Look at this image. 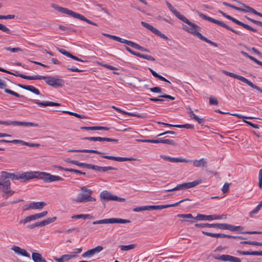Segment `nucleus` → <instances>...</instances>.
<instances>
[{"label":"nucleus","mask_w":262,"mask_h":262,"mask_svg":"<svg viewBox=\"0 0 262 262\" xmlns=\"http://www.w3.org/2000/svg\"><path fill=\"white\" fill-rule=\"evenodd\" d=\"M174 15L179 19L183 21L185 23L188 25L190 28H189L187 26L183 25L182 28L185 31L197 36L200 39L209 43L210 45L217 47V44L215 42H213L211 40H209L206 37L202 35L201 33H200L199 31H201V28L189 21L186 17H185L184 15H182L179 12L177 11Z\"/></svg>","instance_id":"nucleus-1"},{"label":"nucleus","mask_w":262,"mask_h":262,"mask_svg":"<svg viewBox=\"0 0 262 262\" xmlns=\"http://www.w3.org/2000/svg\"><path fill=\"white\" fill-rule=\"evenodd\" d=\"M19 178L21 182H25L35 178L41 179L46 183L63 180V179L59 176L52 175L46 172L32 171L21 173L19 175Z\"/></svg>","instance_id":"nucleus-2"},{"label":"nucleus","mask_w":262,"mask_h":262,"mask_svg":"<svg viewBox=\"0 0 262 262\" xmlns=\"http://www.w3.org/2000/svg\"><path fill=\"white\" fill-rule=\"evenodd\" d=\"M51 7H52V8H54V9H55L56 10L58 11L59 12L68 14L74 18H77L80 20L85 21L86 23H87L89 24L93 25H94L96 26H98V25L96 23L87 19L84 16H83L81 14H80L78 13L75 12H74L71 10H69L67 8L60 7L58 5H57L56 4H52Z\"/></svg>","instance_id":"nucleus-3"},{"label":"nucleus","mask_w":262,"mask_h":262,"mask_svg":"<svg viewBox=\"0 0 262 262\" xmlns=\"http://www.w3.org/2000/svg\"><path fill=\"white\" fill-rule=\"evenodd\" d=\"M45 80L46 83L54 88H62L64 85V80L59 78L58 77L45 76L39 75H36L35 80Z\"/></svg>","instance_id":"nucleus-4"},{"label":"nucleus","mask_w":262,"mask_h":262,"mask_svg":"<svg viewBox=\"0 0 262 262\" xmlns=\"http://www.w3.org/2000/svg\"><path fill=\"white\" fill-rule=\"evenodd\" d=\"M81 190L86 192L85 193H79L75 201L79 203H84L87 202H94L96 199L91 196L93 191L87 188L85 186L81 187Z\"/></svg>","instance_id":"nucleus-5"},{"label":"nucleus","mask_w":262,"mask_h":262,"mask_svg":"<svg viewBox=\"0 0 262 262\" xmlns=\"http://www.w3.org/2000/svg\"><path fill=\"white\" fill-rule=\"evenodd\" d=\"M222 72H223V73H224L225 75H226L227 76H229L231 77L236 78L238 80L242 81V82H243L244 83H246V84H247L248 85H249L252 88L255 89L259 92L262 93V89H260L258 86H257L256 84L253 83L251 81L249 80L248 79H247L242 76L236 75L234 73L229 72L227 71L223 70Z\"/></svg>","instance_id":"nucleus-6"},{"label":"nucleus","mask_w":262,"mask_h":262,"mask_svg":"<svg viewBox=\"0 0 262 262\" xmlns=\"http://www.w3.org/2000/svg\"><path fill=\"white\" fill-rule=\"evenodd\" d=\"M196 13H197L198 15L200 17H201L202 19L207 20L210 22L217 24L224 28L227 29V30H229L232 31V32H234V33H235L236 34L240 35V33L239 32L236 31L235 30H234L233 29L231 28L229 26L225 24L223 21H222L219 20H217V19H214L212 17H209L199 11H196Z\"/></svg>","instance_id":"nucleus-7"},{"label":"nucleus","mask_w":262,"mask_h":262,"mask_svg":"<svg viewBox=\"0 0 262 262\" xmlns=\"http://www.w3.org/2000/svg\"><path fill=\"white\" fill-rule=\"evenodd\" d=\"M202 183L201 180H196L193 182L184 183L177 185L175 187L171 189H166L164 190L165 192H171L173 191L180 190H186L189 188H193L196 186L199 185Z\"/></svg>","instance_id":"nucleus-8"},{"label":"nucleus","mask_w":262,"mask_h":262,"mask_svg":"<svg viewBox=\"0 0 262 262\" xmlns=\"http://www.w3.org/2000/svg\"><path fill=\"white\" fill-rule=\"evenodd\" d=\"M130 222V221L128 220H125L122 219H118V218H111V219H106L103 220H100L96 221L93 222V225L97 224H126Z\"/></svg>","instance_id":"nucleus-9"},{"label":"nucleus","mask_w":262,"mask_h":262,"mask_svg":"<svg viewBox=\"0 0 262 262\" xmlns=\"http://www.w3.org/2000/svg\"><path fill=\"white\" fill-rule=\"evenodd\" d=\"M218 12L219 13L221 14L223 16H224L226 18L231 20L232 21H233V23H235L236 24H237V25H238L239 26H242L244 28H245V29H246L247 30H250V31H251L252 32H257L256 29L251 27V26H250L249 25H248L247 24L243 23V22H242V21H241L235 19V18L231 16H230L229 15H227V14H226L225 13H224L222 11L219 10Z\"/></svg>","instance_id":"nucleus-10"},{"label":"nucleus","mask_w":262,"mask_h":262,"mask_svg":"<svg viewBox=\"0 0 262 262\" xmlns=\"http://www.w3.org/2000/svg\"><path fill=\"white\" fill-rule=\"evenodd\" d=\"M100 197L101 199L107 201H115L120 202H124L125 199L122 198H119L116 195H112V193L106 190L102 191L100 193Z\"/></svg>","instance_id":"nucleus-11"},{"label":"nucleus","mask_w":262,"mask_h":262,"mask_svg":"<svg viewBox=\"0 0 262 262\" xmlns=\"http://www.w3.org/2000/svg\"><path fill=\"white\" fill-rule=\"evenodd\" d=\"M47 214L48 211H45L40 213L32 214L26 217L23 220H20L19 223L20 224H26L35 220L43 217L46 216Z\"/></svg>","instance_id":"nucleus-12"},{"label":"nucleus","mask_w":262,"mask_h":262,"mask_svg":"<svg viewBox=\"0 0 262 262\" xmlns=\"http://www.w3.org/2000/svg\"><path fill=\"white\" fill-rule=\"evenodd\" d=\"M190 201L189 199H185L180 201L179 202L172 204L163 205H151L146 206V210H160L167 208L171 207L177 206L179 204L184 201Z\"/></svg>","instance_id":"nucleus-13"},{"label":"nucleus","mask_w":262,"mask_h":262,"mask_svg":"<svg viewBox=\"0 0 262 262\" xmlns=\"http://www.w3.org/2000/svg\"><path fill=\"white\" fill-rule=\"evenodd\" d=\"M0 143H11L13 144H20L23 145H26L30 147H39L40 144L38 143H30L27 142L26 141H24L21 140L19 139H14L13 140H7L5 139H1L0 140Z\"/></svg>","instance_id":"nucleus-14"},{"label":"nucleus","mask_w":262,"mask_h":262,"mask_svg":"<svg viewBox=\"0 0 262 262\" xmlns=\"http://www.w3.org/2000/svg\"><path fill=\"white\" fill-rule=\"evenodd\" d=\"M202 233L205 235L213 237H220V238H234V239H246V238L242 236H232L227 235L223 233H213L208 232L204 231H202Z\"/></svg>","instance_id":"nucleus-15"},{"label":"nucleus","mask_w":262,"mask_h":262,"mask_svg":"<svg viewBox=\"0 0 262 262\" xmlns=\"http://www.w3.org/2000/svg\"><path fill=\"white\" fill-rule=\"evenodd\" d=\"M243 7L245 8V9L241 8L239 7H237L235 6L232 5L229 3H228L227 2H223V5L227 6L230 8H232L236 10L242 11L244 12H250V13H253L254 11H255V9H253L252 7H250L248 6H247L246 5L243 4V3H240Z\"/></svg>","instance_id":"nucleus-16"},{"label":"nucleus","mask_w":262,"mask_h":262,"mask_svg":"<svg viewBox=\"0 0 262 262\" xmlns=\"http://www.w3.org/2000/svg\"><path fill=\"white\" fill-rule=\"evenodd\" d=\"M5 183L4 186L0 187V191L3 192L2 197L7 199L14 194V191L10 189L11 183Z\"/></svg>","instance_id":"nucleus-17"},{"label":"nucleus","mask_w":262,"mask_h":262,"mask_svg":"<svg viewBox=\"0 0 262 262\" xmlns=\"http://www.w3.org/2000/svg\"><path fill=\"white\" fill-rule=\"evenodd\" d=\"M82 140H87L91 141H107V142H113L115 143H117L118 142V139H112L110 138L106 137H84L82 138Z\"/></svg>","instance_id":"nucleus-18"},{"label":"nucleus","mask_w":262,"mask_h":262,"mask_svg":"<svg viewBox=\"0 0 262 262\" xmlns=\"http://www.w3.org/2000/svg\"><path fill=\"white\" fill-rule=\"evenodd\" d=\"M102 158L108 160H114L118 162H124V161H137V159L133 157H115L112 156H103Z\"/></svg>","instance_id":"nucleus-19"},{"label":"nucleus","mask_w":262,"mask_h":262,"mask_svg":"<svg viewBox=\"0 0 262 262\" xmlns=\"http://www.w3.org/2000/svg\"><path fill=\"white\" fill-rule=\"evenodd\" d=\"M125 49L129 52L130 54L134 55L137 57L147 59L149 61H155V59L151 56L148 55H145V54H142L138 52H136L132 50L130 48L125 46Z\"/></svg>","instance_id":"nucleus-20"},{"label":"nucleus","mask_w":262,"mask_h":262,"mask_svg":"<svg viewBox=\"0 0 262 262\" xmlns=\"http://www.w3.org/2000/svg\"><path fill=\"white\" fill-rule=\"evenodd\" d=\"M10 125L14 126H24L31 127H39V125L37 123L33 122H22L17 121H10Z\"/></svg>","instance_id":"nucleus-21"},{"label":"nucleus","mask_w":262,"mask_h":262,"mask_svg":"<svg viewBox=\"0 0 262 262\" xmlns=\"http://www.w3.org/2000/svg\"><path fill=\"white\" fill-rule=\"evenodd\" d=\"M222 223H197L195 224V227L200 228H214L222 229Z\"/></svg>","instance_id":"nucleus-22"},{"label":"nucleus","mask_w":262,"mask_h":262,"mask_svg":"<svg viewBox=\"0 0 262 262\" xmlns=\"http://www.w3.org/2000/svg\"><path fill=\"white\" fill-rule=\"evenodd\" d=\"M222 229L228 230L231 231H242L244 229V227L241 226H235L228 224L222 223Z\"/></svg>","instance_id":"nucleus-23"},{"label":"nucleus","mask_w":262,"mask_h":262,"mask_svg":"<svg viewBox=\"0 0 262 262\" xmlns=\"http://www.w3.org/2000/svg\"><path fill=\"white\" fill-rule=\"evenodd\" d=\"M103 247L100 246H98L95 248L90 249L89 250H88L85 252H84L83 254H82V256L83 257H90L94 254L99 253L103 250Z\"/></svg>","instance_id":"nucleus-24"},{"label":"nucleus","mask_w":262,"mask_h":262,"mask_svg":"<svg viewBox=\"0 0 262 262\" xmlns=\"http://www.w3.org/2000/svg\"><path fill=\"white\" fill-rule=\"evenodd\" d=\"M32 101L36 104L42 106H60L61 105V104L57 102H54L52 101H43L40 102L37 100H32Z\"/></svg>","instance_id":"nucleus-25"},{"label":"nucleus","mask_w":262,"mask_h":262,"mask_svg":"<svg viewBox=\"0 0 262 262\" xmlns=\"http://www.w3.org/2000/svg\"><path fill=\"white\" fill-rule=\"evenodd\" d=\"M11 249L15 252V253H17V254L27 257L30 258V256L29 253H28L25 249H21L20 247L16 246H13Z\"/></svg>","instance_id":"nucleus-26"},{"label":"nucleus","mask_w":262,"mask_h":262,"mask_svg":"<svg viewBox=\"0 0 262 262\" xmlns=\"http://www.w3.org/2000/svg\"><path fill=\"white\" fill-rule=\"evenodd\" d=\"M75 257L76 254H64L61 255L59 258L55 257L54 259L57 262H64Z\"/></svg>","instance_id":"nucleus-27"},{"label":"nucleus","mask_w":262,"mask_h":262,"mask_svg":"<svg viewBox=\"0 0 262 262\" xmlns=\"http://www.w3.org/2000/svg\"><path fill=\"white\" fill-rule=\"evenodd\" d=\"M68 152H85V153H94L98 155L103 154V152H100L94 149H70L68 150Z\"/></svg>","instance_id":"nucleus-28"},{"label":"nucleus","mask_w":262,"mask_h":262,"mask_svg":"<svg viewBox=\"0 0 262 262\" xmlns=\"http://www.w3.org/2000/svg\"><path fill=\"white\" fill-rule=\"evenodd\" d=\"M32 258L34 262H47V260L42 256L41 254L37 252L32 253Z\"/></svg>","instance_id":"nucleus-29"},{"label":"nucleus","mask_w":262,"mask_h":262,"mask_svg":"<svg viewBox=\"0 0 262 262\" xmlns=\"http://www.w3.org/2000/svg\"><path fill=\"white\" fill-rule=\"evenodd\" d=\"M193 165L195 167H206L207 166V160L204 158H202L200 160H195L193 162Z\"/></svg>","instance_id":"nucleus-30"},{"label":"nucleus","mask_w":262,"mask_h":262,"mask_svg":"<svg viewBox=\"0 0 262 262\" xmlns=\"http://www.w3.org/2000/svg\"><path fill=\"white\" fill-rule=\"evenodd\" d=\"M9 74L14 75L15 76L19 77L25 79L29 80H35V78H36V75L27 76V75H24L17 71H16L15 72V73H13L11 72V73H9Z\"/></svg>","instance_id":"nucleus-31"},{"label":"nucleus","mask_w":262,"mask_h":262,"mask_svg":"<svg viewBox=\"0 0 262 262\" xmlns=\"http://www.w3.org/2000/svg\"><path fill=\"white\" fill-rule=\"evenodd\" d=\"M189 116L190 117L196 121L199 124H200L201 125H203L204 123V120L202 118H199L198 116H197L195 114H194L193 111L190 108V111L189 112Z\"/></svg>","instance_id":"nucleus-32"},{"label":"nucleus","mask_w":262,"mask_h":262,"mask_svg":"<svg viewBox=\"0 0 262 262\" xmlns=\"http://www.w3.org/2000/svg\"><path fill=\"white\" fill-rule=\"evenodd\" d=\"M211 216L210 215L198 214L196 216L194 217V220L196 221H212Z\"/></svg>","instance_id":"nucleus-33"},{"label":"nucleus","mask_w":262,"mask_h":262,"mask_svg":"<svg viewBox=\"0 0 262 262\" xmlns=\"http://www.w3.org/2000/svg\"><path fill=\"white\" fill-rule=\"evenodd\" d=\"M3 174H4V177L6 178H8V180H9V179H11L12 180H20V179L19 178V176H17L15 173H10V172L3 171Z\"/></svg>","instance_id":"nucleus-34"},{"label":"nucleus","mask_w":262,"mask_h":262,"mask_svg":"<svg viewBox=\"0 0 262 262\" xmlns=\"http://www.w3.org/2000/svg\"><path fill=\"white\" fill-rule=\"evenodd\" d=\"M31 203L32 209H41L46 205V203L43 202H32Z\"/></svg>","instance_id":"nucleus-35"},{"label":"nucleus","mask_w":262,"mask_h":262,"mask_svg":"<svg viewBox=\"0 0 262 262\" xmlns=\"http://www.w3.org/2000/svg\"><path fill=\"white\" fill-rule=\"evenodd\" d=\"M57 220V217L56 216H54L52 217H49L46 220H45L41 222H40V224L41 225V227H43L45 226H46L47 225H49L52 223L54 222Z\"/></svg>","instance_id":"nucleus-36"},{"label":"nucleus","mask_w":262,"mask_h":262,"mask_svg":"<svg viewBox=\"0 0 262 262\" xmlns=\"http://www.w3.org/2000/svg\"><path fill=\"white\" fill-rule=\"evenodd\" d=\"M72 218L75 219H86L93 218V216H92L91 215L88 214H81L73 215L72 216Z\"/></svg>","instance_id":"nucleus-37"},{"label":"nucleus","mask_w":262,"mask_h":262,"mask_svg":"<svg viewBox=\"0 0 262 262\" xmlns=\"http://www.w3.org/2000/svg\"><path fill=\"white\" fill-rule=\"evenodd\" d=\"M231 255H222L220 256H214L213 257L215 259L220 260L224 261H230Z\"/></svg>","instance_id":"nucleus-38"},{"label":"nucleus","mask_w":262,"mask_h":262,"mask_svg":"<svg viewBox=\"0 0 262 262\" xmlns=\"http://www.w3.org/2000/svg\"><path fill=\"white\" fill-rule=\"evenodd\" d=\"M189 161V160H187L185 159H183L182 158H173V157L170 158V162H172V163H178V162L187 163Z\"/></svg>","instance_id":"nucleus-39"},{"label":"nucleus","mask_w":262,"mask_h":262,"mask_svg":"<svg viewBox=\"0 0 262 262\" xmlns=\"http://www.w3.org/2000/svg\"><path fill=\"white\" fill-rule=\"evenodd\" d=\"M4 89L6 93L11 94L12 95H13L16 97H18V98H19V97L24 98L25 97L23 95H20L19 94H18L17 93L14 92L10 89H7L6 88H5V89Z\"/></svg>","instance_id":"nucleus-40"},{"label":"nucleus","mask_w":262,"mask_h":262,"mask_svg":"<svg viewBox=\"0 0 262 262\" xmlns=\"http://www.w3.org/2000/svg\"><path fill=\"white\" fill-rule=\"evenodd\" d=\"M244 255H259L262 256V251H244Z\"/></svg>","instance_id":"nucleus-41"},{"label":"nucleus","mask_w":262,"mask_h":262,"mask_svg":"<svg viewBox=\"0 0 262 262\" xmlns=\"http://www.w3.org/2000/svg\"><path fill=\"white\" fill-rule=\"evenodd\" d=\"M11 183L9 180L8 178H6L4 174H3V171L1 172V175L0 176V183H1V187L4 186L5 183Z\"/></svg>","instance_id":"nucleus-42"},{"label":"nucleus","mask_w":262,"mask_h":262,"mask_svg":"<svg viewBox=\"0 0 262 262\" xmlns=\"http://www.w3.org/2000/svg\"><path fill=\"white\" fill-rule=\"evenodd\" d=\"M135 247L136 245L131 244L128 245H122L120 247L121 250L122 251H127L135 248Z\"/></svg>","instance_id":"nucleus-43"},{"label":"nucleus","mask_w":262,"mask_h":262,"mask_svg":"<svg viewBox=\"0 0 262 262\" xmlns=\"http://www.w3.org/2000/svg\"><path fill=\"white\" fill-rule=\"evenodd\" d=\"M117 169L114 167L111 166H105V167H102V166H99L98 170V171H102V172H105L110 170H117Z\"/></svg>","instance_id":"nucleus-44"},{"label":"nucleus","mask_w":262,"mask_h":262,"mask_svg":"<svg viewBox=\"0 0 262 262\" xmlns=\"http://www.w3.org/2000/svg\"><path fill=\"white\" fill-rule=\"evenodd\" d=\"M62 112L63 113H66V114H68L70 115H72V116H74L76 117L79 118L83 119V118H85V117L84 116H82V115L77 114L76 113H74V112H70V111H62Z\"/></svg>","instance_id":"nucleus-45"},{"label":"nucleus","mask_w":262,"mask_h":262,"mask_svg":"<svg viewBox=\"0 0 262 262\" xmlns=\"http://www.w3.org/2000/svg\"><path fill=\"white\" fill-rule=\"evenodd\" d=\"M4 49L7 51H11V52L16 53L19 51H23V49L20 48H11V47H4Z\"/></svg>","instance_id":"nucleus-46"},{"label":"nucleus","mask_w":262,"mask_h":262,"mask_svg":"<svg viewBox=\"0 0 262 262\" xmlns=\"http://www.w3.org/2000/svg\"><path fill=\"white\" fill-rule=\"evenodd\" d=\"M177 216L180 218H184V219H194V217L190 213L188 214H179L177 215Z\"/></svg>","instance_id":"nucleus-47"},{"label":"nucleus","mask_w":262,"mask_h":262,"mask_svg":"<svg viewBox=\"0 0 262 262\" xmlns=\"http://www.w3.org/2000/svg\"><path fill=\"white\" fill-rule=\"evenodd\" d=\"M232 115L235 116L239 119H243V120H245V119H259L258 118H256V117H246V116H243L241 114H232Z\"/></svg>","instance_id":"nucleus-48"},{"label":"nucleus","mask_w":262,"mask_h":262,"mask_svg":"<svg viewBox=\"0 0 262 262\" xmlns=\"http://www.w3.org/2000/svg\"><path fill=\"white\" fill-rule=\"evenodd\" d=\"M0 30L2 31L3 32L6 33L7 34L11 33L10 30L8 28H7L6 26H5V25H4L2 24H0Z\"/></svg>","instance_id":"nucleus-49"},{"label":"nucleus","mask_w":262,"mask_h":262,"mask_svg":"<svg viewBox=\"0 0 262 262\" xmlns=\"http://www.w3.org/2000/svg\"><path fill=\"white\" fill-rule=\"evenodd\" d=\"M231 183H225L223 186L222 190L223 193H227L229 192V187Z\"/></svg>","instance_id":"nucleus-50"},{"label":"nucleus","mask_w":262,"mask_h":262,"mask_svg":"<svg viewBox=\"0 0 262 262\" xmlns=\"http://www.w3.org/2000/svg\"><path fill=\"white\" fill-rule=\"evenodd\" d=\"M261 207L262 206L258 204V205L250 212V216H252V214H256L261 209Z\"/></svg>","instance_id":"nucleus-51"},{"label":"nucleus","mask_w":262,"mask_h":262,"mask_svg":"<svg viewBox=\"0 0 262 262\" xmlns=\"http://www.w3.org/2000/svg\"><path fill=\"white\" fill-rule=\"evenodd\" d=\"M161 143H164L172 145H175L176 144L174 141L169 139H162Z\"/></svg>","instance_id":"nucleus-52"},{"label":"nucleus","mask_w":262,"mask_h":262,"mask_svg":"<svg viewBox=\"0 0 262 262\" xmlns=\"http://www.w3.org/2000/svg\"><path fill=\"white\" fill-rule=\"evenodd\" d=\"M166 4L170 11L174 15L178 11L169 2H166Z\"/></svg>","instance_id":"nucleus-53"},{"label":"nucleus","mask_w":262,"mask_h":262,"mask_svg":"<svg viewBox=\"0 0 262 262\" xmlns=\"http://www.w3.org/2000/svg\"><path fill=\"white\" fill-rule=\"evenodd\" d=\"M66 171L73 172H75L76 173H78V174H82V175L86 174L85 172H82L79 170H77V169H73V168H70V169H66Z\"/></svg>","instance_id":"nucleus-54"},{"label":"nucleus","mask_w":262,"mask_h":262,"mask_svg":"<svg viewBox=\"0 0 262 262\" xmlns=\"http://www.w3.org/2000/svg\"><path fill=\"white\" fill-rule=\"evenodd\" d=\"M72 231H76V232H79V229L78 228H74L72 229H68L66 231H58L59 233H71Z\"/></svg>","instance_id":"nucleus-55"},{"label":"nucleus","mask_w":262,"mask_h":262,"mask_svg":"<svg viewBox=\"0 0 262 262\" xmlns=\"http://www.w3.org/2000/svg\"><path fill=\"white\" fill-rule=\"evenodd\" d=\"M149 90L153 93H162V89L158 86L150 88Z\"/></svg>","instance_id":"nucleus-56"},{"label":"nucleus","mask_w":262,"mask_h":262,"mask_svg":"<svg viewBox=\"0 0 262 262\" xmlns=\"http://www.w3.org/2000/svg\"><path fill=\"white\" fill-rule=\"evenodd\" d=\"M244 122L246 123V124H248L250 126L254 128L258 129L259 128V126L258 125L256 124H254L250 121H248L245 120H244Z\"/></svg>","instance_id":"nucleus-57"},{"label":"nucleus","mask_w":262,"mask_h":262,"mask_svg":"<svg viewBox=\"0 0 262 262\" xmlns=\"http://www.w3.org/2000/svg\"><path fill=\"white\" fill-rule=\"evenodd\" d=\"M57 49H58V51L60 53H61V54H62L63 55H64L67 56L68 57H70V55H71V53H70V52L66 51L64 49H63L58 48Z\"/></svg>","instance_id":"nucleus-58"},{"label":"nucleus","mask_w":262,"mask_h":262,"mask_svg":"<svg viewBox=\"0 0 262 262\" xmlns=\"http://www.w3.org/2000/svg\"><path fill=\"white\" fill-rule=\"evenodd\" d=\"M82 130H96L97 126H82L80 127Z\"/></svg>","instance_id":"nucleus-59"},{"label":"nucleus","mask_w":262,"mask_h":262,"mask_svg":"<svg viewBox=\"0 0 262 262\" xmlns=\"http://www.w3.org/2000/svg\"><path fill=\"white\" fill-rule=\"evenodd\" d=\"M59 28L62 30V31H73L74 32L75 30H73V29H72L70 27H66V26H62V25H60L59 26Z\"/></svg>","instance_id":"nucleus-60"},{"label":"nucleus","mask_w":262,"mask_h":262,"mask_svg":"<svg viewBox=\"0 0 262 262\" xmlns=\"http://www.w3.org/2000/svg\"><path fill=\"white\" fill-rule=\"evenodd\" d=\"M126 45L130 46L131 47L136 49L137 48V46L138 45V44L134 42H133L132 41H130V40H128L126 41Z\"/></svg>","instance_id":"nucleus-61"},{"label":"nucleus","mask_w":262,"mask_h":262,"mask_svg":"<svg viewBox=\"0 0 262 262\" xmlns=\"http://www.w3.org/2000/svg\"><path fill=\"white\" fill-rule=\"evenodd\" d=\"M145 210H146V206L137 207L133 209V211L134 212H139V211H145Z\"/></svg>","instance_id":"nucleus-62"},{"label":"nucleus","mask_w":262,"mask_h":262,"mask_svg":"<svg viewBox=\"0 0 262 262\" xmlns=\"http://www.w3.org/2000/svg\"><path fill=\"white\" fill-rule=\"evenodd\" d=\"M41 227V225L40 224V222H37L34 224H32L31 225H29L27 226V228L30 229H33L34 228L37 227Z\"/></svg>","instance_id":"nucleus-63"},{"label":"nucleus","mask_w":262,"mask_h":262,"mask_svg":"<svg viewBox=\"0 0 262 262\" xmlns=\"http://www.w3.org/2000/svg\"><path fill=\"white\" fill-rule=\"evenodd\" d=\"M246 18L249 20V21L252 22L253 23L256 24V25H259L261 27H262V22L261 21H258V20H254L253 19H252L251 18H249L248 17H246Z\"/></svg>","instance_id":"nucleus-64"}]
</instances>
